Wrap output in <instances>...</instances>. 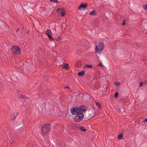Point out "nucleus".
I'll list each match as a JSON object with an SVG mask.
<instances>
[{
  "label": "nucleus",
  "instance_id": "nucleus-28",
  "mask_svg": "<svg viewBox=\"0 0 147 147\" xmlns=\"http://www.w3.org/2000/svg\"><path fill=\"white\" fill-rule=\"evenodd\" d=\"M143 122H147V119H146L145 120H144Z\"/></svg>",
  "mask_w": 147,
  "mask_h": 147
},
{
  "label": "nucleus",
  "instance_id": "nucleus-31",
  "mask_svg": "<svg viewBox=\"0 0 147 147\" xmlns=\"http://www.w3.org/2000/svg\"><path fill=\"white\" fill-rule=\"evenodd\" d=\"M13 115H15V113H13Z\"/></svg>",
  "mask_w": 147,
  "mask_h": 147
},
{
  "label": "nucleus",
  "instance_id": "nucleus-18",
  "mask_svg": "<svg viewBox=\"0 0 147 147\" xmlns=\"http://www.w3.org/2000/svg\"><path fill=\"white\" fill-rule=\"evenodd\" d=\"M144 8L147 11V4H145V5L144 6Z\"/></svg>",
  "mask_w": 147,
  "mask_h": 147
},
{
  "label": "nucleus",
  "instance_id": "nucleus-8",
  "mask_svg": "<svg viewBox=\"0 0 147 147\" xmlns=\"http://www.w3.org/2000/svg\"><path fill=\"white\" fill-rule=\"evenodd\" d=\"M84 74V71H81L79 72L78 74V75L79 76H83Z\"/></svg>",
  "mask_w": 147,
  "mask_h": 147
},
{
  "label": "nucleus",
  "instance_id": "nucleus-13",
  "mask_svg": "<svg viewBox=\"0 0 147 147\" xmlns=\"http://www.w3.org/2000/svg\"><path fill=\"white\" fill-rule=\"evenodd\" d=\"M96 105L99 109H100L101 107V105L99 102H96Z\"/></svg>",
  "mask_w": 147,
  "mask_h": 147
},
{
  "label": "nucleus",
  "instance_id": "nucleus-21",
  "mask_svg": "<svg viewBox=\"0 0 147 147\" xmlns=\"http://www.w3.org/2000/svg\"><path fill=\"white\" fill-rule=\"evenodd\" d=\"M87 67H92V66L91 65H87Z\"/></svg>",
  "mask_w": 147,
  "mask_h": 147
},
{
  "label": "nucleus",
  "instance_id": "nucleus-10",
  "mask_svg": "<svg viewBox=\"0 0 147 147\" xmlns=\"http://www.w3.org/2000/svg\"><path fill=\"white\" fill-rule=\"evenodd\" d=\"M69 67V65L68 63H65L63 65V69H68Z\"/></svg>",
  "mask_w": 147,
  "mask_h": 147
},
{
  "label": "nucleus",
  "instance_id": "nucleus-3",
  "mask_svg": "<svg viewBox=\"0 0 147 147\" xmlns=\"http://www.w3.org/2000/svg\"><path fill=\"white\" fill-rule=\"evenodd\" d=\"M104 48V43L99 42L95 46V51L97 54H101Z\"/></svg>",
  "mask_w": 147,
  "mask_h": 147
},
{
  "label": "nucleus",
  "instance_id": "nucleus-19",
  "mask_svg": "<svg viewBox=\"0 0 147 147\" xmlns=\"http://www.w3.org/2000/svg\"><path fill=\"white\" fill-rule=\"evenodd\" d=\"M115 84L117 86H118L119 84V83L117 82H115Z\"/></svg>",
  "mask_w": 147,
  "mask_h": 147
},
{
  "label": "nucleus",
  "instance_id": "nucleus-32",
  "mask_svg": "<svg viewBox=\"0 0 147 147\" xmlns=\"http://www.w3.org/2000/svg\"><path fill=\"white\" fill-rule=\"evenodd\" d=\"M28 32H28L27 33H28Z\"/></svg>",
  "mask_w": 147,
  "mask_h": 147
},
{
  "label": "nucleus",
  "instance_id": "nucleus-7",
  "mask_svg": "<svg viewBox=\"0 0 147 147\" xmlns=\"http://www.w3.org/2000/svg\"><path fill=\"white\" fill-rule=\"evenodd\" d=\"M19 97L20 98H22L25 99H28V97L24 95H21L20 96H19Z\"/></svg>",
  "mask_w": 147,
  "mask_h": 147
},
{
  "label": "nucleus",
  "instance_id": "nucleus-17",
  "mask_svg": "<svg viewBox=\"0 0 147 147\" xmlns=\"http://www.w3.org/2000/svg\"><path fill=\"white\" fill-rule=\"evenodd\" d=\"M118 95V93L117 92L115 93V95H114V97L115 98H117Z\"/></svg>",
  "mask_w": 147,
  "mask_h": 147
},
{
  "label": "nucleus",
  "instance_id": "nucleus-22",
  "mask_svg": "<svg viewBox=\"0 0 147 147\" xmlns=\"http://www.w3.org/2000/svg\"><path fill=\"white\" fill-rule=\"evenodd\" d=\"M16 116L14 118H12V115L11 116V120H14L16 119Z\"/></svg>",
  "mask_w": 147,
  "mask_h": 147
},
{
  "label": "nucleus",
  "instance_id": "nucleus-11",
  "mask_svg": "<svg viewBox=\"0 0 147 147\" xmlns=\"http://www.w3.org/2000/svg\"><path fill=\"white\" fill-rule=\"evenodd\" d=\"M80 129L81 131H86V128H85L83 126H81L80 127Z\"/></svg>",
  "mask_w": 147,
  "mask_h": 147
},
{
  "label": "nucleus",
  "instance_id": "nucleus-25",
  "mask_svg": "<svg viewBox=\"0 0 147 147\" xmlns=\"http://www.w3.org/2000/svg\"><path fill=\"white\" fill-rule=\"evenodd\" d=\"M98 66H102V65L100 63H99L98 64Z\"/></svg>",
  "mask_w": 147,
  "mask_h": 147
},
{
  "label": "nucleus",
  "instance_id": "nucleus-6",
  "mask_svg": "<svg viewBox=\"0 0 147 147\" xmlns=\"http://www.w3.org/2000/svg\"><path fill=\"white\" fill-rule=\"evenodd\" d=\"M87 4H82L80 5L79 7L78 8L79 10H82V9H84L86 8L87 7Z\"/></svg>",
  "mask_w": 147,
  "mask_h": 147
},
{
  "label": "nucleus",
  "instance_id": "nucleus-4",
  "mask_svg": "<svg viewBox=\"0 0 147 147\" xmlns=\"http://www.w3.org/2000/svg\"><path fill=\"white\" fill-rule=\"evenodd\" d=\"M11 49L12 52L14 54L19 55L21 52L20 47L17 45L12 46Z\"/></svg>",
  "mask_w": 147,
  "mask_h": 147
},
{
  "label": "nucleus",
  "instance_id": "nucleus-1",
  "mask_svg": "<svg viewBox=\"0 0 147 147\" xmlns=\"http://www.w3.org/2000/svg\"><path fill=\"white\" fill-rule=\"evenodd\" d=\"M86 107L85 105H81L78 107H73L71 109V113L72 115H75L74 120L75 122L81 121L84 117L83 112L86 110Z\"/></svg>",
  "mask_w": 147,
  "mask_h": 147
},
{
  "label": "nucleus",
  "instance_id": "nucleus-27",
  "mask_svg": "<svg viewBox=\"0 0 147 147\" xmlns=\"http://www.w3.org/2000/svg\"><path fill=\"white\" fill-rule=\"evenodd\" d=\"M19 29H17L16 30V32H18L19 31Z\"/></svg>",
  "mask_w": 147,
  "mask_h": 147
},
{
  "label": "nucleus",
  "instance_id": "nucleus-29",
  "mask_svg": "<svg viewBox=\"0 0 147 147\" xmlns=\"http://www.w3.org/2000/svg\"><path fill=\"white\" fill-rule=\"evenodd\" d=\"M145 83L146 84H147V82H145Z\"/></svg>",
  "mask_w": 147,
  "mask_h": 147
},
{
  "label": "nucleus",
  "instance_id": "nucleus-20",
  "mask_svg": "<svg viewBox=\"0 0 147 147\" xmlns=\"http://www.w3.org/2000/svg\"><path fill=\"white\" fill-rule=\"evenodd\" d=\"M144 84V83L143 82H141L140 83V84L139 85V86H142V85Z\"/></svg>",
  "mask_w": 147,
  "mask_h": 147
},
{
  "label": "nucleus",
  "instance_id": "nucleus-16",
  "mask_svg": "<svg viewBox=\"0 0 147 147\" xmlns=\"http://www.w3.org/2000/svg\"><path fill=\"white\" fill-rule=\"evenodd\" d=\"M50 1L54 2H56V3H59V2L57 0H50Z\"/></svg>",
  "mask_w": 147,
  "mask_h": 147
},
{
  "label": "nucleus",
  "instance_id": "nucleus-2",
  "mask_svg": "<svg viewBox=\"0 0 147 147\" xmlns=\"http://www.w3.org/2000/svg\"><path fill=\"white\" fill-rule=\"evenodd\" d=\"M52 126L49 123L43 125L41 129V133L43 136H46L49 131L52 129Z\"/></svg>",
  "mask_w": 147,
  "mask_h": 147
},
{
  "label": "nucleus",
  "instance_id": "nucleus-12",
  "mask_svg": "<svg viewBox=\"0 0 147 147\" xmlns=\"http://www.w3.org/2000/svg\"><path fill=\"white\" fill-rule=\"evenodd\" d=\"M46 34L47 35L50 34H52V32L50 30H47L46 31Z\"/></svg>",
  "mask_w": 147,
  "mask_h": 147
},
{
  "label": "nucleus",
  "instance_id": "nucleus-26",
  "mask_svg": "<svg viewBox=\"0 0 147 147\" xmlns=\"http://www.w3.org/2000/svg\"><path fill=\"white\" fill-rule=\"evenodd\" d=\"M65 88H69V87L68 86H65Z\"/></svg>",
  "mask_w": 147,
  "mask_h": 147
},
{
  "label": "nucleus",
  "instance_id": "nucleus-15",
  "mask_svg": "<svg viewBox=\"0 0 147 147\" xmlns=\"http://www.w3.org/2000/svg\"><path fill=\"white\" fill-rule=\"evenodd\" d=\"M123 136V135L122 134H120L118 135V139H121L122 138Z\"/></svg>",
  "mask_w": 147,
  "mask_h": 147
},
{
  "label": "nucleus",
  "instance_id": "nucleus-24",
  "mask_svg": "<svg viewBox=\"0 0 147 147\" xmlns=\"http://www.w3.org/2000/svg\"><path fill=\"white\" fill-rule=\"evenodd\" d=\"M60 38H61L60 37H58V38H56V40L58 41Z\"/></svg>",
  "mask_w": 147,
  "mask_h": 147
},
{
  "label": "nucleus",
  "instance_id": "nucleus-30",
  "mask_svg": "<svg viewBox=\"0 0 147 147\" xmlns=\"http://www.w3.org/2000/svg\"><path fill=\"white\" fill-rule=\"evenodd\" d=\"M16 115H17V112H16Z\"/></svg>",
  "mask_w": 147,
  "mask_h": 147
},
{
  "label": "nucleus",
  "instance_id": "nucleus-9",
  "mask_svg": "<svg viewBox=\"0 0 147 147\" xmlns=\"http://www.w3.org/2000/svg\"><path fill=\"white\" fill-rule=\"evenodd\" d=\"M96 10H93L92 11L90 12L89 14L91 15L94 16L96 14Z\"/></svg>",
  "mask_w": 147,
  "mask_h": 147
},
{
  "label": "nucleus",
  "instance_id": "nucleus-23",
  "mask_svg": "<svg viewBox=\"0 0 147 147\" xmlns=\"http://www.w3.org/2000/svg\"><path fill=\"white\" fill-rule=\"evenodd\" d=\"M125 20H123V22H122V25H125Z\"/></svg>",
  "mask_w": 147,
  "mask_h": 147
},
{
  "label": "nucleus",
  "instance_id": "nucleus-14",
  "mask_svg": "<svg viewBox=\"0 0 147 147\" xmlns=\"http://www.w3.org/2000/svg\"><path fill=\"white\" fill-rule=\"evenodd\" d=\"M48 36L50 40H53V37L51 35V34H49L48 35V36Z\"/></svg>",
  "mask_w": 147,
  "mask_h": 147
},
{
  "label": "nucleus",
  "instance_id": "nucleus-5",
  "mask_svg": "<svg viewBox=\"0 0 147 147\" xmlns=\"http://www.w3.org/2000/svg\"><path fill=\"white\" fill-rule=\"evenodd\" d=\"M56 12L60 15L63 16L65 15L66 12L63 8H58L57 9Z\"/></svg>",
  "mask_w": 147,
  "mask_h": 147
}]
</instances>
